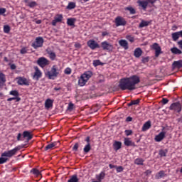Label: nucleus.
Returning <instances> with one entry per match:
<instances>
[{"label":"nucleus","instance_id":"nucleus-9","mask_svg":"<svg viewBox=\"0 0 182 182\" xmlns=\"http://www.w3.org/2000/svg\"><path fill=\"white\" fill-rule=\"evenodd\" d=\"M170 110H173L177 113H180L182 110L181 105L179 102H173L169 107Z\"/></svg>","mask_w":182,"mask_h":182},{"label":"nucleus","instance_id":"nucleus-44","mask_svg":"<svg viewBox=\"0 0 182 182\" xmlns=\"http://www.w3.org/2000/svg\"><path fill=\"white\" fill-rule=\"evenodd\" d=\"M167 153H168V150H166H166H160L159 154L160 157H166Z\"/></svg>","mask_w":182,"mask_h":182},{"label":"nucleus","instance_id":"nucleus-57","mask_svg":"<svg viewBox=\"0 0 182 182\" xmlns=\"http://www.w3.org/2000/svg\"><path fill=\"white\" fill-rule=\"evenodd\" d=\"M85 141L87 142V144H90V136H87Z\"/></svg>","mask_w":182,"mask_h":182},{"label":"nucleus","instance_id":"nucleus-5","mask_svg":"<svg viewBox=\"0 0 182 182\" xmlns=\"http://www.w3.org/2000/svg\"><path fill=\"white\" fill-rule=\"evenodd\" d=\"M136 3L138 6H140L144 11H146L149 4H154L156 3V0H137Z\"/></svg>","mask_w":182,"mask_h":182},{"label":"nucleus","instance_id":"nucleus-12","mask_svg":"<svg viewBox=\"0 0 182 182\" xmlns=\"http://www.w3.org/2000/svg\"><path fill=\"white\" fill-rule=\"evenodd\" d=\"M87 45L88 47L90 48L92 50H95L96 48H100V45L97 43H96V41L94 40L88 41Z\"/></svg>","mask_w":182,"mask_h":182},{"label":"nucleus","instance_id":"nucleus-28","mask_svg":"<svg viewBox=\"0 0 182 182\" xmlns=\"http://www.w3.org/2000/svg\"><path fill=\"white\" fill-rule=\"evenodd\" d=\"M171 52L173 55H181L182 52L177 47H173L171 48Z\"/></svg>","mask_w":182,"mask_h":182},{"label":"nucleus","instance_id":"nucleus-55","mask_svg":"<svg viewBox=\"0 0 182 182\" xmlns=\"http://www.w3.org/2000/svg\"><path fill=\"white\" fill-rule=\"evenodd\" d=\"M74 105L72 102H70L68 107V110H73V109Z\"/></svg>","mask_w":182,"mask_h":182},{"label":"nucleus","instance_id":"nucleus-2","mask_svg":"<svg viewBox=\"0 0 182 182\" xmlns=\"http://www.w3.org/2000/svg\"><path fill=\"white\" fill-rule=\"evenodd\" d=\"M21 150V146H16L10 151H6L1 154L0 157V164H4L9 161L8 158H11L17 154V151ZM7 157V158H5Z\"/></svg>","mask_w":182,"mask_h":182},{"label":"nucleus","instance_id":"nucleus-62","mask_svg":"<svg viewBox=\"0 0 182 182\" xmlns=\"http://www.w3.org/2000/svg\"><path fill=\"white\" fill-rule=\"evenodd\" d=\"M177 44L178 46H179V48L182 50V40L178 41Z\"/></svg>","mask_w":182,"mask_h":182},{"label":"nucleus","instance_id":"nucleus-10","mask_svg":"<svg viewBox=\"0 0 182 182\" xmlns=\"http://www.w3.org/2000/svg\"><path fill=\"white\" fill-rule=\"evenodd\" d=\"M49 64L50 61L45 57H41L38 58V60H37V65H38L42 68H45Z\"/></svg>","mask_w":182,"mask_h":182},{"label":"nucleus","instance_id":"nucleus-60","mask_svg":"<svg viewBox=\"0 0 182 182\" xmlns=\"http://www.w3.org/2000/svg\"><path fill=\"white\" fill-rule=\"evenodd\" d=\"M11 70H15L16 69V66L15 64H11Z\"/></svg>","mask_w":182,"mask_h":182},{"label":"nucleus","instance_id":"nucleus-32","mask_svg":"<svg viewBox=\"0 0 182 182\" xmlns=\"http://www.w3.org/2000/svg\"><path fill=\"white\" fill-rule=\"evenodd\" d=\"M124 144L127 146H133V142L132 141H130L129 138H124Z\"/></svg>","mask_w":182,"mask_h":182},{"label":"nucleus","instance_id":"nucleus-13","mask_svg":"<svg viewBox=\"0 0 182 182\" xmlns=\"http://www.w3.org/2000/svg\"><path fill=\"white\" fill-rule=\"evenodd\" d=\"M43 76L42 72L39 70L38 67H35V73L33 76V79L34 80L38 81L40 78H41Z\"/></svg>","mask_w":182,"mask_h":182},{"label":"nucleus","instance_id":"nucleus-38","mask_svg":"<svg viewBox=\"0 0 182 182\" xmlns=\"http://www.w3.org/2000/svg\"><path fill=\"white\" fill-rule=\"evenodd\" d=\"M105 178V173L102 171L101 173H100L97 177V179L98 180L99 182H101L102 179H104Z\"/></svg>","mask_w":182,"mask_h":182},{"label":"nucleus","instance_id":"nucleus-6","mask_svg":"<svg viewBox=\"0 0 182 182\" xmlns=\"http://www.w3.org/2000/svg\"><path fill=\"white\" fill-rule=\"evenodd\" d=\"M44 43V39L43 37H36L35 42L31 43V47L34 49H38V48H42Z\"/></svg>","mask_w":182,"mask_h":182},{"label":"nucleus","instance_id":"nucleus-30","mask_svg":"<svg viewBox=\"0 0 182 182\" xmlns=\"http://www.w3.org/2000/svg\"><path fill=\"white\" fill-rule=\"evenodd\" d=\"M180 37L181 36H180V35L178 34V32L171 33L172 41H177L179 39Z\"/></svg>","mask_w":182,"mask_h":182},{"label":"nucleus","instance_id":"nucleus-27","mask_svg":"<svg viewBox=\"0 0 182 182\" xmlns=\"http://www.w3.org/2000/svg\"><path fill=\"white\" fill-rule=\"evenodd\" d=\"M77 4L75 2H69L68 5L65 7V9L68 11L73 10L76 8Z\"/></svg>","mask_w":182,"mask_h":182},{"label":"nucleus","instance_id":"nucleus-14","mask_svg":"<svg viewBox=\"0 0 182 182\" xmlns=\"http://www.w3.org/2000/svg\"><path fill=\"white\" fill-rule=\"evenodd\" d=\"M101 46L103 50L112 51L113 50V46L107 41L101 43Z\"/></svg>","mask_w":182,"mask_h":182},{"label":"nucleus","instance_id":"nucleus-64","mask_svg":"<svg viewBox=\"0 0 182 182\" xmlns=\"http://www.w3.org/2000/svg\"><path fill=\"white\" fill-rule=\"evenodd\" d=\"M90 0H79V1L81 3V4H85L86 2L89 1Z\"/></svg>","mask_w":182,"mask_h":182},{"label":"nucleus","instance_id":"nucleus-47","mask_svg":"<svg viewBox=\"0 0 182 182\" xmlns=\"http://www.w3.org/2000/svg\"><path fill=\"white\" fill-rule=\"evenodd\" d=\"M71 73H72V69L68 67L64 70L65 75H71Z\"/></svg>","mask_w":182,"mask_h":182},{"label":"nucleus","instance_id":"nucleus-18","mask_svg":"<svg viewBox=\"0 0 182 182\" xmlns=\"http://www.w3.org/2000/svg\"><path fill=\"white\" fill-rule=\"evenodd\" d=\"M119 46L123 48L125 50L129 49V43L127 40L121 39L119 41Z\"/></svg>","mask_w":182,"mask_h":182},{"label":"nucleus","instance_id":"nucleus-24","mask_svg":"<svg viewBox=\"0 0 182 182\" xmlns=\"http://www.w3.org/2000/svg\"><path fill=\"white\" fill-rule=\"evenodd\" d=\"M151 127V121H147L145 124H144L142 127V131L146 132L148 129H150Z\"/></svg>","mask_w":182,"mask_h":182},{"label":"nucleus","instance_id":"nucleus-63","mask_svg":"<svg viewBox=\"0 0 182 182\" xmlns=\"http://www.w3.org/2000/svg\"><path fill=\"white\" fill-rule=\"evenodd\" d=\"M151 173H152V171L151 170H147V171H146L145 174L146 176H149L151 174Z\"/></svg>","mask_w":182,"mask_h":182},{"label":"nucleus","instance_id":"nucleus-58","mask_svg":"<svg viewBox=\"0 0 182 182\" xmlns=\"http://www.w3.org/2000/svg\"><path fill=\"white\" fill-rule=\"evenodd\" d=\"M168 102V100L167 98H163L162 103L163 105H167Z\"/></svg>","mask_w":182,"mask_h":182},{"label":"nucleus","instance_id":"nucleus-11","mask_svg":"<svg viewBox=\"0 0 182 182\" xmlns=\"http://www.w3.org/2000/svg\"><path fill=\"white\" fill-rule=\"evenodd\" d=\"M16 80L18 85H29V82L25 77H17Z\"/></svg>","mask_w":182,"mask_h":182},{"label":"nucleus","instance_id":"nucleus-23","mask_svg":"<svg viewBox=\"0 0 182 182\" xmlns=\"http://www.w3.org/2000/svg\"><path fill=\"white\" fill-rule=\"evenodd\" d=\"M122 142L119 141H115L113 144V148L115 150V151H117L119 149H122Z\"/></svg>","mask_w":182,"mask_h":182},{"label":"nucleus","instance_id":"nucleus-42","mask_svg":"<svg viewBox=\"0 0 182 182\" xmlns=\"http://www.w3.org/2000/svg\"><path fill=\"white\" fill-rule=\"evenodd\" d=\"M92 65L94 67H97L99 65H103L104 63H102L100 60H93Z\"/></svg>","mask_w":182,"mask_h":182},{"label":"nucleus","instance_id":"nucleus-51","mask_svg":"<svg viewBox=\"0 0 182 182\" xmlns=\"http://www.w3.org/2000/svg\"><path fill=\"white\" fill-rule=\"evenodd\" d=\"M124 134H126L127 136H129L133 134V131L132 130H125Z\"/></svg>","mask_w":182,"mask_h":182},{"label":"nucleus","instance_id":"nucleus-43","mask_svg":"<svg viewBox=\"0 0 182 182\" xmlns=\"http://www.w3.org/2000/svg\"><path fill=\"white\" fill-rule=\"evenodd\" d=\"M9 95H13L15 97H19V92H18L17 90H11Z\"/></svg>","mask_w":182,"mask_h":182},{"label":"nucleus","instance_id":"nucleus-1","mask_svg":"<svg viewBox=\"0 0 182 182\" xmlns=\"http://www.w3.org/2000/svg\"><path fill=\"white\" fill-rule=\"evenodd\" d=\"M140 82V77L134 75L131 77L121 78L118 87L120 90L134 91L138 89L136 85H139Z\"/></svg>","mask_w":182,"mask_h":182},{"label":"nucleus","instance_id":"nucleus-35","mask_svg":"<svg viewBox=\"0 0 182 182\" xmlns=\"http://www.w3.org/2000/svg\"><path fill=\"white\" fill-rule=\"evenodd\" d=\"M79 179L77 175H73L68 182H78Z\"/></svg>","mask_w":182,"mask_h":182},{"label":"nucleus","instance_id":"nucleus-17","mask_svg":"<svg viewBox=\"0 0 182 182\" xmlns=\"http://www.w3.org/2000/svg\"><path fill=\"white\" fill-rule=\"evenodd\" d=\"M22 136L23 138L26 139L28 141L31 140L33 137L32 133L29 131H23Z\"/></svg>","mask_w":182,"mask_h":182},{"label":"nucleus","instance_id":"nucleus-45","mask_svg":"<svg viewBox=\"0 0 182 182\" xmlns=\"http://www.w3.org/2000/svg\"><path fill=\"white\" fill-rule=\"evenodd\" d=\"M12 100H16V102H20L21 100L20 97H10L7 99V102H11Z\"/></svg>","mask_w":182,"mask_h":182},{"label":"nucleus","instance_id":"nucleus-50","mask_svg":"<svg viewBox=\"0 0 182 182\" xmlns=\"http://www.w3.org/2000/svg\"><path fill=\"white\" fill-rule=\"evenodd\" d=\"M6 8H0V16H5L4 14L6 13Z\"/></svg>","mask_w":182,"mask_h":182},{"label":"nucleus","instance_id":"nucleus-26","mask_svg":"<svg viewBox=\"0 0 182 182\" xmlns=\"http://www.w3.org/2000/svg\"><path fill=\"white\" fill-rule=\"evenodd\" d=\"M76 22V18H68L67 19V24L68 26L75 27V23Z\"/></svg>","mask_w":182,"mask_h":182},{"label":"nucleus","instance_id":"nucleus-7","mask_svg":"<svg viewBox=\"0 0 182 182\" xmlns=\"http://www.w3.org/2000/svg\"><path fill=\"white\" fill-rule=\"evenodd\" d=\"M114 23L116 26H125L127 24V21L122 16H117L114 19Z\"/></svg>","mask_w":182,"mask_h":182},{"label":"nucleus","instance_id":"nucleus-39","mask_svg":"<svg viewBox=\"0 0 182 182\" xmlns=\"http://www.w3.org/2000/svg\"><path fill=\"white\" fill-rule=\"evenodd\" d=\"M140 102V100L137 99L136 100H132L129 104H127V106L131 107L133 105H139Z\"/></svg>","mask_w":182,"mask_h":182},{"label":"nucleus","instance_id":"nucleus-22","mask_svg":"<svg viewBox=\"0 0 182 182\" xmlns=\"http://www.w3.org/2000/svg\"><path fill=\"white\" fill-rule=\"evenodd\" d=\"M141 55H143V50H141V48H136L134 50L135 58H139Z\"/></svg>","mask_w":182,"mask_h":182},{"label":"nucleus","instance_id":"nucleus-41","mask_svg":"<svg viewBox=\"0 0 182 182\" xmlns=\"http://www.w3.org/2000/svg\"><path fill=\"white\" fill-rule=\"evenodd\" d=\"M90 150H91L90 144H87L83 149L85 154H88Z\"/></svg>","mask_w":182,"mask_h":182},{"label":"nucleus","instance_id":"nucleus-33","mask_svg":"<svg viewBox=\"0 0 182 182\" xmlns=\"http://www.w3.org/2000/svg\"><path fill=\"white\" fill-rule=\"evenodd\" d=\"M124 10L129 11L130 14H132V15H134L136 14V10L134 9V8H133L132 6L126 7V8H124Z\"/></svg>","mask_w":182,"mask_h":182},{"label":"nucleus","instance_id":"nucleus-19","mask_svg":"<svg viewBox=\"0 0 182 182\" xmlns=\"http://www.w3.org/2000/svg\"><path fill=\"white\" fill-rule=\"evenodd\" d=\"M60 144V141H53V143L50 144H48L46 148H45V150L46 151H48V150H50V149H54L58 144Z\"/></svg>","mask_w":182,"mask_h":182},{"label":"nucleus","instance_id":"nucleus-48","mask_svg":"<svg viewBox=\"0 0 182 182\" xmlns=\"http://www.w3.org/2000/svg\"><path fill=\"white\" fill-rule=\"evenodd\" d=\"M124 171V168L122 166H116V171L117 173H122Z\"/></svg>","mask_w":182,"mask_h":182},{"label":"nucleus","instance_id":"nucleus-49","mask_svg":"<svg viewBox=\"0 0 182 182\" xmlns=\"http://www.w3.org/2000/svg\"><path fill=\"white\" fill-rule=\"evenodd\" d=\"M126 39L129 41H130L131 43L134 42V37H132L131 36H126Z\"/></svg>","mask_w":182,"mask_h":182},{"label":"nucleus","instance_id":"nucleus-29","mask_svg":"<svg viewBox=\"0 0 182 182\" xmlns=\"http://www.w3.org/2000/svg\"><path fill=\"white\" fill-rule=\"evenodd\" d=\"M31 173H33L36 176L42 178V174H41V171H38L37 168H33L31 170Z\"/></svg>","mask_w":182,"mask_h":182},{"label":"nucleus","instance_id":"nucleus-54","mask_svg":"<svg viewBox=\"0 0 182 182\" xmlns=\"http://www.w3.org/2000/svg\"><path fill=\"white\" fill-rule=\"evenodd\" d=\"M149 61V57H144L142 58V63H148Z\"/></svg>","mask_w":182,"mask_h":182},{"label":"nucleus","instance_id":"nucleus-40","mask_svg":"<svg viewBox=\"0 0 182 182\" xmlns=\"http://www.w3.org/2000/svg\"><path fill=\"white\" fill-rule=\"evenodd\" d=\"M166 176L164 171H160L158 174L156 176V178H162Z\"/></svg>","mask_w":182,"mask_h":182},{"label":"nucleus","instance_id":"nucleus-56","mask_svg":"<svg viewBox=\"0 0 182 182\" xmlns=\"http://www.w3.org/2000/svg\"><path fill=\"white\" fill-rule=\"evenodd\" d=\"M23 134H21V133H18V135H17V141H22V137Z\"/></svg>","mask_w":182,"mask_h":182},{"label":"nucleus","instance_id":"nucleus-25","mask_svg":"<svg viewBox=\"0 0 182 182\" xmlns=\"http://www.w3.org/2000/svg\"><path fill=\"white\" fill-rule=\"evenodd\" d=\"M145 160L143 158H136L134 161V164L138 166H144Z\"/></svg>","mask_w":182,"mask_h":182},{"label":"nucleus","instance_id":"nucleus-16","mask_svg":"<svg viewBox=\"0 0 182 182\" xmlns=\"http://www.w3.org/2000/svg\"><path fill=\"white\" fill-rule=\"evenodd\" d=\"M166 132H161L156 136H155L154 140L157 142H161L164 138H166Z\"/></svg>","mask_w":182,"mask_h":182},{"label":"nucleus","instance_id":"nucleus-15","mask_svg":"<svg viewBox=\"0 0 182 182\" xmlns=\"http://www.w3.org/2000/svg\"><path fill=\"white\" fill-rule=\"evenodd\" d=\"M63 19V14H57L55 17H54V19L52 21V26H56L57 23H61Z\"/></svg>","mask_w":182,"mask_h":182},{"label":"nucleus","instance_id":"nucleus-21","mask_svg":"<svg viewBox=\"0 0 182 182\" xmlns=\"http://www.w3.org/2000/svg\"><path fill=\"white\" fill-rule=\"evenodd\" d=\"M54 100L48 98L45 102V107L46 109H50L53 107Z\"/></svg>","mask_w":182,"mask_h":182},{"label":"nucleus","instance_id":"nucleus-53","mask_svg":"<svg viewBox=\"0 0 182 182\" xmlns=\"http://www.w3.org/2000/svg\"><path fill=\"white\" fill-rule=\"evenodd\" d=\"M78 147H79L78 143H75L73 148V151H77Z\"/></svg>","mask_w":182,"mask_h":182},{"label":"nucleus","instance_id":"nucleus-52","mask_svg":"<svg viewBox=\"0 0 182 182\" xmlns=\"http://www.w3.org/2000/svg\"><path fill=\"white\" fill-rule=\"evenodd\" d=\"M27 51H28L27 48L24 47V48H22L21 50H20V53L22 55H25L27 53Z\"/></svg>","mask_w":182,"mask_h":182},{"label":"nucleus","instance_id":"nucleus-4","mask_svg":"<svg viewBox=\"0 0 182 182\" xmlns=\"http://www.w3.org/2000/svg\"><path fill=\"white\" fill-rule=\"evenodd\" d=\"M93 75V73L90 71H86L85 73H82L79 78L78 85L80 87L85 86L86 83H87L88 80L90 77Z\"/></svg>","mask_w":182,"mask_h":182},{"label":"nucleus","instance_id":"nucleus-31","mask_svg":"<svg viewBox=\"0 0 182 182\" xmlns=\"http://www.w3.org/2000/svg\"><path fill=\"white\" fill-rule=\"evenodd\" d=\"M173 65L176 68H178V69L181 68H182V60L175 61Z\"/></svg>","mask_w":182,"mask_h":182},{"label":"nucleus","instance_id":"nucleus-3","mask_svg":"<svg viewBox=\"0 0 182 182\" xmlns=\"http://www.w3.org/2000/svg\"><path fill=\"white\" fill-rule=\"evenodd\" d=\"M60 69L57 65H53L50 71L45 73L48 80H55V79L60 75Z\"/></svg>","mask_w":182,"mask_h":182},{"label":"nucleus","instance_id":"nucleus-37","mask_svg":"<svg viewBox=\"0 0 182 182\" xmlns=\"http://www.w3.org/2000/svg\"><path fill=\"white\" fill-rule=\"evenodd\" d=\"M47 53L50 56V58L51 60H55V58H56L55 53L48 51V52H47Z\"/></svg>","mask_w":182,"mask_h":182},{"label":"nucleus","instance_id":"nucleus-20","mask_svg":"<svg viewBox=\"0 0 182 182\" xmlns=\"http://www.w3.org/2000/svg\"><path fill=\"white\" fill-rule=\"evenodd\" d=\"M6 75L3 73H0V88H2L6 82Z\"/></svg>","mask_w":182,"mask_h":182},{"label":"nucleus","instance_id":"nucleus-46","mask_svg":"<svg viewBox=\"0 0 182 182\" xmlns=\"http://www.w3.org/2000/svg\"><path fill=\"white\" fill-rule=\"evenodd\" d=\"M3 31H4L5 33H9V32L11 31V27L8 25H6L3 28Z\"/></svg>","mask_w":182,"mask_h":182},{"label":"nucleus","instance_id":"nucleus-61","mask_svg":"<svg viewBox=\"0 0 182 182\" xmlns=\"http://www.w3.org/2000/svg\"><path fill=\"white\" fill-rule=\"evenodd\" d=\"M109 34V33H107V31H104L102 33V36H107Z\"/></svg>","mask_w":182,"mask_h":182},{"label":"nucleus","instance_id":"nucleus-34","mask_svg":"<svg viewBox=\"0 0 182 182\" xmlns=\"http://www.w3.org/2000/svg\"><path fill=\"white\" fill-rule=\"evenodd\" d=\"M150 22L142 20L139 24V28H144L149 26Z\"/></svg>","mask_w":182,"mask_h":182},{"label":"nucleus","instance_id":"nucleus-8","mask_svg":"<svg viewBox=\"0 0 182 182\" xmlns=\"http://www.w3.org/2000/svg\"><path fill=\"white\" fill-rule=\"evenodd\" d=\"M151 50H155V58H158L161 54H162L161 47L158 43H154L151 46Z\"/></svg>","mask_w":182,"mask_h":182},{"label":"nucleus","instance_id":"nucleus-36","mask_svg":"<svg viewBox=\"0 0 182 182\" xmlns=\"http://www.w3.org/2000/svg\"><path fill=\"white\" fill-rule=\"evenodd\" d=\"M27 6L33 9L34 7L38 6V3L36 1H30L27 4Z\"/></svg>","mask_w":182,"mask_h":182},{"label":"nucleus","instance_id":"nucleus-59","mask_svg":"<svg viewBox=\"0 0 182 182\" xmlns=\"http://www.w3.org/2000/svg\"><path fill=\"white\" fill-rule=\"evenodd\" d=\"M132 120H133V118L131 117H127L126 118V122H132Z\"/></svg>","mask_w":182,"mask_h":182}]
</instances>
